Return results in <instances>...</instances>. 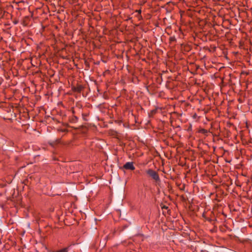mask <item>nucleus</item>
<instances>
[{
    "instance_id": "1",
    "label": "nucleus",
    "mask_w": 252,
    "mask_h": 252,
    "mask_svg": "<svg viewBox=\"0 0 252 252\" xmlns=\"http://www.w3.org/2000/svg\"><path fill=\"white\" fill-rule=\"evenodd\" d=\"M146 173L156 182L160 181V178L158 173L152 169H149L146 171Z\"/></svg>"
},
{
    "instance_id": "2",
    "label": "nucleus",
    "mask_w": 252,
    "mask_h": 252,
    "mask_svg": "<svg viewBox=\"0 0 252 252\" xmlns=\"http://www.w3.org/2000/svg\"><path fill=\"white\" fill-rule=\"evenodd\" d=\"M123 168L126 170H134L135 167L132 162H127L124 165Z\"/></svg>"
},
{
    "instance_id": "3",
    "label": "nucleus",
    "mask_w": 252,
    "mask_h": 252,
    "mask_svg": "<svg viewBox=\"0 0 252 252\" xmlns=\"http://www.w3.org/2000/svg\"><path fill=\"white\" fill-rule=\"evenodd\" d=\"M84 89V87L80 84H77L76 86L72 88V90L77 93H81Z\"/></svg>"
},
{
    "instance_id": "4",
    "label": "nucleus",
    "mask_w": 252,
    "mask_h": 252,
    "mask_svg": "<svg viewBox=\"0 0 252 252\" xmlns=\"http://www.w3.org/2000/svg\"><path fill=\"white\" fill-rule=\"evenodd\" d=\"M78 120V117H76V116H73L72 117V118H71V119L70 120V122L71 123H76V122H77Z\"/></svg>"
},
{
    "instance_id": "5",
    "label": "nucleus",
    "mask_w": 252,
    "mask_h": 252,
    "mask_svg": "<svg viewBox=\"0 0 252 252\" xmlns=\"http://www.w3.org/2000/svg\"><path fill=\"white\" fill-rule=\"evenodd\" d=\"M68 248H65L62 250H59L57 251V252H68Z\"/></svg>"
},
{
    "instance_id": "6",
    "label": "nucleus",
    "mask_w": 252,
    "mask_h": 252,
    "mask_svg": "<svg viewBox=\"0 0 252 252\" xmlns=\"http://www.w3.org/2000/svg\"><path fill=\"white\" fill-rule=\"evenodd\" d=\"M135 12L138 13V17H140V18L142 17V16L141 15V10L140 9L135 10Z\"/></svg>"
},
{
    "instance_id": "7",
    "label": "nucleus",
    "mask_w": 252,
    "mask_h": 252,
    "mask_svg": "<svg viewBox=\"0 0 252 252\" xmlns=\"http://www.w3.org/2000/svg\"><path fill=\"white\" fill-rule=\"evenodd\" d=\"M200 131L201 133L203 134H206L208 132V131L205 129H201Z\"/></svg>"
},
{
    "instance_id": "8",
    "label": "nucleus",
    "mask_w": 252,
    "mask_h": 252,
    "mask_svg": "<svg viewBox=\"0 0 252 252\" xmlns=\"http://www.w3.org/2000/svg\"><path fill=\"white\" fill-rule=\"evenodd\" d=\"M169 40L170 42H173L176 41V38L174 36H171L169 38Z\"/></svg>"
},
{
    "instance_id": "9",
    "label": "nucleus",
    "mask_w": 252,
    "mask_h": 252,
    "mask_svg": "<svg viewBox=\"0 0 252 252\" xmlns=\"http://www.w3.org/2000/svg\"><path fill=\"white\" fill-rule=\"evenodd\" d=\"M60 142H61V139H58L56 140V143H60Z\"/></svg>"
},
{
    "instance_id": "10",
    "label": "nucleus",
    "mask_w": 252,
    "mask_h": 252,
    "mask_svg": "<svg viewBox=\"0 0 252 252\" xmlns=\"http://www.w3.org/2000/svg\"><path fill=\"white\" fill-rule=\"evenodd\" d=\"M167 208H168V207L165 206H163L162 207V209H167Z\"/></svg>"
},
{
    "instance_id": "11",
    "label": "nucleus",
    "mask_w": 252,
    "mask_h": 252,
    "mask_svg": "<svg viewBox=\"0 0 252 252\" xmlns=\"http://www.w3.org/2000/svg\"><path fill=\"white\" fill-rule=\"evenodd\" d=\"M13 23H14L15 25H16V24H17L18 23V21H14V22H13Z\"/></svg>"
}]
</instances>
